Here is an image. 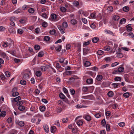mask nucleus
<instances>
[{"label":"nucleus","instance_id":"f257e3e1","mask_svg":"<svg viewBox=\"0 0 134 134\" xmlns=\"http://www.w3.org/2000/svg\"><path fill=\"white\" fill-rule=\"evenodd\" d=\"M8 31L10 34H14L16 32L15 29L13 27H9L8 29Z\"/></svg>","mask_w":134,"mask_h":134},{"label":"nucleus","instance_id":"f03ea898","mask_svg":"<svg viewBox=\"0 0 134 134\" xmlns=\"http://www.w3.org/2000/svg\"><path fill=\"white\" fill-rule=\"evenodd\" d=\"M58 28L59 29L62 34H63L65 32V30L64 28L60 25L58 26Z\"/></svg>","mask_w":134,"mask_h":134},{"label":"nucleus","instance_id":"7ed1b4c3","mask_svg":"<svg viewBox=\"0 0 134 134\" xmlns=\"http://www.w3.org/2000/svg\"><path fill=\"white\" fill-rule=\"evenodd\" d=\"M83 118L88 121H90L91 120V117L89 115H84L83 116Z\"/></svg>","mask_w":134,"mask_h":134},{"label":"nucleus","instance_id":"20e7f679","mask_svg":"<svg viewBox=\"0 0 134 134\" xmlns=\"http://www.w3.org/2000/svg\"><path fill=\"white\" fill-rule=\"evenodd\" d=\"M59 96L61 99H64V101H66L67 98L62 93H60L59 94Z\"/></svg>","mask_w":134,"mask_h":134},{"label":"nucleus","instance_id":"39448f33","mask_svg":"<svg viewBox=\"0 0 134 134\" xmlns=\"http://www.w3.org/2000/svg\"><path fill=\"white\" fill-rule=\"evenodd\" d=\"M7 41L8 42H7L8 45H9V46H11L12 44L13 43V40L10 38H7Z\"/></svg>","mask_w":134,"mask_h":134},{"label":"nucleus","instance_id":"423d86ee","mask_svg":"<svg viewBox=\"0 0 134 134\" xmlns=\"http://www.w3.org/2000/svg\"><path fill=\"white\" fill-rule=\"evenodd\" d=\"M78 117L75 120V121H76V123L77 124V125L79 126H80L81 125H82L83 124V122L81 120H79L78 121H77V119L78 118Z\"/></svg>","mask_w":134,"mask_h":134},{"label":"nucleus","instance_id":"0eeeda50","mask_svg":"<svg viewBox=\"0 0 134 134\" xmlns=\"http://www.w3.org/2000/svg\"><path fill=\"white\" fill-rule=\"evenodd\" d=\"M131 25V24H129L126 26L127 28V31L128 32L131 31L132 29V28L130 26V25Z\"/></svg>","mask_w":134,"mask_h":134},{"label":"nucleus","instance_id":"6e6552de","mask_svg":"<svg viewBox=\"0 0 134 134\" xmlns=\"http://www.w3.org/2000/svg\"><path fill=\"white\" fill-rule=\"evenodd\" d=\"M99 40V38L96 37H94L92 38V42L93 43H97Z\"/></svg>","mask_w":134,"mask_h":134},{"label":"nucleus","instance_id":"1a4fd4ad","mask_svg":"<svg viewBox=\"0 0 134 134\" xmlns=\"http://www.w3.org/2000/svg\"><path fill=\"white\" fill-rule=\"evenodd\" d=\"M56 128L54 126H52L51 128V131L52 133H53L56 130Z\"/></svg>","mask_w":134,"mask_h":134},{"label":"nucleus","instance_id":"9d476101","mask_svg":"<svg viewBox=\"0 0 134 134\" xmlns=\"http://www.w3.org/2000/svg\"><path fill=\"white\" fill-rule=\"evenodd\" d=\"M83 54L84 55H86L87 54L88 52L89 51L90 49L87 48H83Z\"/></svg>","mask_w":134,"mask_h":134},{"label":"nucleus","instance_id":"9b49d317","mask_svg":"<svg viewBox=\"0 0 134 134\" xmlns=\"http://www.w3.org/2000/svg\"><path fill=\"white\" fill-rule=\"evenodd\" d=\"M107 10L108 12H111L113 10V8L112 6H109L107 8Z\"/></svg>","mask_w":134,"mask_h":134},{"label":"nucleus","instance_id":"f8f14e48","mask_svg":"<svg viewBox=\"0 0 134 134\" xmlns=\"http://www.w3.org/2000/svg\"><path fill=\"white\" fill-rule=\"evenodd\" d=\"M43 128L45 132L48 133L49 131V129L48 125H45L44 126Z\"/></svg>","mask_w":134,"mask_h":134},{"label":"nucleus","instance_id":"ddd939ff","mask_svg":"<svg viewBox=\"0 0 134 134\" xmlns=\"http://www.w3.org/2000/svg\"><path fill=\"white\" fill-rule=\"evenodd\" d=\"M120 18L119 16L118 15H115L113 16V19L115 21H118Z\"/></svg>","mask_w":134,"mask_h":134},{"label":"nucleus","instance_id":"4468645a","mask_svg":"<svg viewBox=\"0 0 134 134\" xmlns=\"http://www.w3.org/2000/svg\"><path fill=\"white\" fill-rule=\"evenodd\" d=\"M18 109L20 111H22L25 109V107L23 105L19 106L18 107Z\"/></svg>","mask_w":134,"mask_h":134},{"label":"nucleus","instance_id":"2eb2a0df","mask_svg":"<svg viewBox=\"0 0 134 134\" xmlns=\"http://www.w3.org/2000/svg\"><path fill=\"white\" fill-rule=\"evenodd\" d=\"M126 22V19L124 18L121 19L120 21V23L121 24H124Z\"/></svg>","mask_w":134,"mask_h":134},{"label":"nucleus","instance_id":"dca6fc26","mask_svg":"<svg viewBox=\"0 0 134 134\" xmlns=\"http://www.w3.org/2000/svg\"><path fill=\"white\" fill-rule=\"evenodd\" d=\"M41 74V72L40 71H37L36 72V75L37 77L40 76Z\"/></svg>","mask_w":134,"mask_h":134},{"label":"nucleus","instance_id":"f3484780","mask_svg":"<svg viewBox=\"0 0 134 134\" xmlns=\"http://www.w3.org/2000/svg\"><path fill=\"white\" fill-rule=\"evenodd\" d=\"M114 93L112 91H110L108 92L107 93L108 96L110 97H111L113 96Z\"/></svg>","mask_w":134,"mask_h":134},{"label":"nucleus","instance_id":"a211bd4d","mask_svg":"<svg viewBox=\"0 0 134 134\" xmlns=\"http://www.w3.org/2000/svg\"><path fill=\"white\" fill-rule=\"evenodd\" d=\"M44 55V52L42 51L40 52L38 54V56L39 57H42Z\"/></svg>","mask_w":134,"mask_h":134},{"label":"nucleus","instance_id":"6ab92c4d","mask_svg":"<svg viewBox=\"0 0 134 134\" xmlns=\"http://www.w3.org/2000/svg\"><path fill=\"white\" fill-rule=\"evenodd\" d=\"M62 47V46L61 45H59L58 46V47H57L55 48V49L56 50V51L58 52H59L61 50Z\"/></svg>","mask_w":134,"mask_h":134},{"label":"nucleus","instance_id":"aec40b11","mask_svg":"<svg viewBox=\"0 0 134 134\" xmlns=\"http://www.w3.org/2000/svg\"><path fill=\"white\" fill-rule=\"evenodd\" d=\"M104 59L107 62H110L112 60V58L110 57H108L105 58Z\"/></svg>","mask_w":134,"mask_h":134},{"label":"nucleus","instance_id":"412c9836","mask_svg":"<svg viewBox=\"0 0 134 134\" xmlns=\"http://www.w3.org/2000/svg\"><path fill=\"white\" fill-rule=\"evenodd\" d=\"M9 27H14L15 26V24L13 21H10Z\"/></svg>","mask_w":134,"mask_h":134},{"label":"nucleus","instance_id":"4be33fe9","mask_svg":"<svg viewBox=\"0 0 134 134\" xmlns=\"http://www.w3.org/2000/svg\"><path fill=\"white\" fill-rule=\"evenodd\" d=\"M119 72H122L124 71V68L123 67H121L118 69Z\"/></svg>","mask_w":134,"mask_h":134},{"label":"nucleus","instance_id":"5701e85b","mask_svg":"<svg viewBox=\"0 0 134 134\" xmlns=\"http://www.w3.org/2000/svg\"><path fill=\"white\" fill-rule=\"evenodd\" d=\"M50 39V37L48 36H45L43 38L44 40L46 41H48Z\"/></svg>","mask_w":134,"mask_h":134},{"label":"nucleus","instance_id":"b1692460","mask_svg":"<svg viewBox=\"0 0 134 134\" xmlns=\"http://www.w3.org/2000/svg\"><path fill=\"white\" fill-rule=\"evenodd\" d=\"M119 85H120V83H113L112 84V85L114 88L118 87Z\"/></svg>","mask_w":134,"mask_h":134},{"label":"nucleus","instance_id":"393cba45","mask_svg":"<svg viewBox=\"0 0 134 134\" xmlns=\"http://www.w3.org/2000/svg\"><path fill=\"white\" fill-rule=\"evenodd\" d=\"M91 64L90 62L88 61H86L84 63V65L85 66L87 67L89 66Z\"/></svg>","mask_w":134,"mask_h":134},{"label":"nucleus","instance_id":"a878e982","mask_svg":"<svg viewBox=\"0 0 134 134\" xmlns=\"http://www.w3.org/2000/svg\"><path fill=\"white\" fill-rule=\"evenodd\" d=\"M103 77L101 75H98L97 77V79L99 81H101Z\"/></svg>","mask_w":134,"mask_h":134},{"label":"nucleus","instance_id":"bb28decb","mask_svg":"<svg viewBox=\"0 0 134 134\" xmlns=\"http://www.w3.org/2000/svg\"><path fill=\"white\" fill-rule=\"evenodd\" d=\"M86 82L89 84H90L92 83L93 80L92 79H88L87 80Z\"/></svg>","mask_w":134,"mask_h":134},{"label":"nucleus","instance_id":"cd10ccee","mask_svg":"<svg viewBox=\"0 0 134 134\" xmlns=\"http://www.w3.org/2000/svg\"><path fill=\"white\" fill-rule=\"evenodd\" d=\"M123 10L124 11L127 12L129 10V7L127 6H126L124 7L123 8Z\"/></svg>","mask_w":134,"mask_h":134},{"label":"nucleus","instance_id":"c85d7f7f","mask_svg":"<svg viewBox=\"0 0 134 134\" xmlns=\"http://www.w3.org/2000/svg\"><path fill=\"white\" fill-rule=\"evenodd\" d=\"M6 114V112L5 111H2L1 112L0 115L3 117H4L5 116Z\"/></svg>","mask_w":134,"mask_h":134},{"label":"nucleus","instance_id":"c756f323","mask_svg":"<svg viewBox=\"0 0 134 134\" xmlns=\"http://www.w3.org/2000/svg\"><path fill=\"white\" fill-rule=\"evenodd\" d=\"M20 83L21 85H25L26 83V81L24 80H21L20 81Z\"/></svg>","mask_w":134,"mask_h":134},{"label":"nucleus","instance_id":"7c9ffc66","mask_svg":"<svg viewBox=\"0 0 134 134\" xmlns=\"http://www.w3.org/2000/svg\"><path fill=\"white\" fill-rule=\"evenodd\" d=\"M34 9L32 8H30L28 10L29 12L31 13H33L35 12Z\"/></svg>","mask_w":134,"mask_h":134},{"label":"nucleus","instance_id":"2f4dec72","mask_svg":"<svg viewBox=\"0 0 134 134\" xmlns=\"http://www.w3.org/2000/svg\"><path fill=\"white\" fill-rule=\"evenodd\" d=\"M90 16L92 19H95L96 18V13L94 12L91 13L90 15Z\"/></svg>","mask_w":134,"mask_h":134},{"label":"nucleus","instance_id":"473e14b6","mask_svg":"<svg viewBox=\"0 0 134 134\" xmlns=\"http://www.w3.org/2000/svg\"><path fill=\"white\" fill-rule=\"evenodd\" d=\"M62 27H63L65 28H66L68 27V24L66 22H64L62 24Z\"/></svg>","mask_w":134,"mask_h":134},{"label":"nucleus","instance_id":"72a5a7b5","mask_svg":"<svg viewBox=\"0 0 134 134\" xmlns=\"http://www.w3.org/2000/svg\"><path fill=\"white\" fill-rule=\"evenodd\" d=\"M104 52L103 51L99 50L97 51V53L98 55H102L103 54Z\"/></svg>","mask_w":134,"mask_h":134},{"label":"nucleus","instance_id":"f704fd0d","mask_svg":"<svg viewBox=\"0 0 134 134\" xmlns=\"http://www.w3.org/2000/svg\"><path fill=\"white\" fill-rule=\"evenodd\" d=\"M18 124L20 126L22 127L24 125V122L23 121H21L19 122Z\"/></svg>","mask_w":134,"mask_h":134},{"label":"nucleus","instance_id":"c9c22d12","mask_svg":"<svg viewBox=\"0 0 134 134\" xmlns=\"http://www.w3.org/2000/svg\"><path fill=\"white\" fill-rule=\"evenodd\" d=\"M60 11L63 12H65L66 10V8L64 7H60Z\"/></svg>","mask_w":134,"mask_h":134},{"label":"nucleus","instance_id":"e433bc0d","mask_svg":"<svg viewBox=\"0 0 134 134\" xmlns=\"http://www.w3.org/2000/svg\"><path fill=\"white\" fill-rule=\"evenodd\" d=\"M40 109L41 111H43L45 110V107L43 106H41L40 107Z\"/></svg>","mask_w":134,"mask_h":134},{"label":"nucleus","instance_id":"4c0bfd02","mask_svg":"<svg viewBox=\"0 0 134 134\" xmlns=\"http://www.w3.org/2000/svg\"><path fill=\"white\" fill-rule=\"evenodd\" d=\"M2 46L4 47H7L9 46V45H8V43H7V42H3Z\"/></svg>","mask_w":134,"mask_h":134},{"label":"nucleus","instance_id":"58836bf2","mask_svg":"<svg viewBox=\"0 0 134 134\" xmlns=\"http://www.w3.org/2000/svg\"><path fill=\"white\" fill-rule=\"evenodd\" d=\"M51 17L52 19H55L56 18L57 16L55 14H52L51 15Z\"/></svg>","mask_w":134,"mask_h":134},{"label":"nucleus","instance_id":"ea45409f","mask_svg":"<svg viewBox=\"0 0 134 134\" xmlns=\"http://www.w3.org/2000/svg\"><path fill=\"white\" fill-rule=\"evenodd\" d=\"M1 54L2 57L3 58H5L7 57L6 53L4 52H2L1 53Z\"/></svg>","mask_w":134,"mask_h":134},{"label":"nucleus","instance_id":"a19ab883","mask_svg":"<svg viewBox=\"0 0 134 134\" xmlns=\"http://www.w3.org/2000/svg\"><path fill=\"white\" fill-rule=\"evenodd\" d=\"M56 31L55 30L53 29L49 31V33L53 35L55 34Z\"/></svg>","mask_w":134,"mask_h":134},{"label":"nucleus","instance_id":"79ce46f5","mask_svg":"<svg viewBox=\"0 0 134 134\" xmlns=\"http://www.w3.org/2000/svg\"><path fill=\"white\" fill-rule=\"evenodd\" d=\"M110 47L108 46H106L104 48V50L106 51H108L110 49Z\"/></svg>","mask_w":134,"mask_h":134},{"label":"nucleus","instance_id":"37998d69","mask_svg":"<svg viewBox=\"0 0 134 134\" xmlns=\"http://www.w3.org/2000/svg\"><path fill=\"white\" fill-rule=\"evenodd\" d=\"M130 96L129 93V92H126V93H124L123 94V96L126 98H128V97Z\"/></svg>","mask_w":134,"mask_h":134},{"label":"nucleus","instance_id":"c03bdc74","mask_svg":"<svg viewBox=\"0 0 134 134\" xmlns=\"http://www.w3.org/2000/svg\"><path fill=\"white\" fill-rule=\"evenodd\" d=\"M121 77H117L114 78V80L115 81H120L121 80Z\"/></svg>","mask_w":134,"mask_h":134},{"label":"nucleus","instance_id":"a18cd8bd","mask_svg":"<svg viewBox=\"0 0 134 134\" xmlns=\"http://www.w3.org/2000/svg\"><path fill=\"white\" fill-rule=\"evenodd\" d=\"M23 78L24 79H26L29 78V75L28 74L26 73L23 76Z\"/></svg>","mask_w":134,"mask_h":134},{"label":"nucleus","instance_id":"49530a36","mask_svg":"<svg viewBox=\"0 0 134 134\" xmlns=\"http://www.w3.org/2000/svg\"><path fill=\"white\" fill-rule=\"evenodd\" d=\"M71 23L73 25H75L77 23L75 19H72L71 21Z\"/></svg>","mask_w":134,"mask_h":134},{"label":"nucleus","instance_id":"de8ad7c7","mask_svg":"<svg viewBox=\"0 0 134 134\" xmlns=\"http://www.w3.org/2000/svg\"><path fill=\"white\" fill-rule=\"evenodd\" d=\"M17 32L18 33L21 34L24 31L21 29H19L18 30Z\"/></svg>","mask_w":134,"mask_h":134},{"label":"nucleus","instance_id":"09e8293b","mask_svg":"<svg viewBox=\"0 0 134 134\" xmlns=\"http://www.w3.org/2000/svg\"><path fill=\"white\" fill-rule=\"evenodd\" d=\"M34 48L36 50H38L40 49V46L38 45H35L34 46Z\"/></svg>","mask_w":134,"mask_h":134},{"label":"nucleus","instance_id":"8fccbe9b","mask_svg":"<svg viewBox=\"0 0 134 134\" xmlns=\"http://www.w3.org/2000/svg\"><path fill=\"white\" fill-rule=\"evenodd\" d=\"M42 25L43 27H45L47 26V23L45 21H44L42 23Z\"/></svg>","mask_w":134,"mask_h":134},{"label":"nucleus","instance_id":"3c124183","mask_svg":"<svg viewBox=\"0 0 134 134\" xmlns=\"http://www.w3.org/2000/svg\"><path fill=\"white\" fill-rule=\"evenodd\" d=\"M119 125L120 127H123L125 126V124L124 122H122L119 123Z\"/></svg>","mask_w":134,"mask_h":134},{"label":"nucleus","instance_id":"603ef678","mask_svg":"<svg viewBox=\"0 0 134 134\" xmlns=\"http://www.w3.org/2000/svg\"><path fill=\"white\" fill-rule=\"evenodd\" d=\"M41 16L43 17L46 18L47 19L48 17V15H47L45 13H43L42 15H41Z\"/></svg>","mask_w":134,"mask_h":134},{"label":"nucleus","instance_id":"864d4df0","mask_svg":"<svg viewBox=\"0 0 134 134\" xmlns=\"http://www.w3.org/2000/svg\"><path fill=\"white\" fill-rule=\"evenodd\" d=\"M41 68L42 71H45L47 70V68L45 66H42Z\"/></svg>","mask_w":134,"mask_h":134},{"label":"nucleus","instance_id":"5fc2aeb1","mask_svg":"<svg viewBox=\"0 0 134 134\" xmlns=\"http://www.w3.org/2000/svg\"><path fill=\"white\" fill-rule=\"evenodd\" d=\"M70 92L72 95H74L75 93V91L72 88L70 89Z\"/></svg>","mask_w":134,"mask_h":134},{"label":"nucleus","instance_id":"6e6d98bb","mask_svg":"<svg viewBox=\"0 0 134 134\" xmlns=\"http://www.w3.org/2000/svg\"><path fill=\"white\" fill-rule=\"evenodd\" d=\"M5 74L7 77H9L10 76V72L8 71H6L5 72Z\"/></svg>","mask_w":134,"mask_h":134},{"label":"nucleus","instance_id":"4d7b16f0","mask_svg":"<svg viewBox=\"0 0 134 134\" xmlns=\"http://www.w3.org/2000/svg\"><path fill=\"white\" fill-rule=\"evenodd\" d=\"M23 102L22 101H20L17 103V105L18 106H21L22 105Z\"/></svg>","mask_w":134,"mask_h":134},{"label":"nucleus","instance_id":"13d9d810","mask_svg":"<svg viewBox=\"0 0 134 134\" xmlns=\"http://www.w3.org/2000/svg\"><path fill=\"white\" fill-rule=\"evenodd\" d=\"M79 4V3L78 1H75L73 3L74 5L76 7L78 6Z\"/></svg>","mask_w":134,"mask_h":134},{"label":"nucleus","instance_id":"bf43d9fd","mask_svg":"<svg viewBox=\"0 0 134 134\" xmlns=\"http://www.w3.org/2000/svg\"><path fill=\"white\" fill-rule=\"evenodd\" d=\"M20 99L21 97L20 96H19L17 97L14 98V101L15 102H17L20 100Z\"/></svg>","mask_w":134,"mask_h":134},{"label":"nucleus","instance_id":"052dcab7","mask_svg":"<svg viewBox=\"0 0 134 134\" xmlns=\"http://www.w3.org/2000/svg\"><path fill=\"white\" fill-rule=\"evenodd\" d=\"M119 64V63L118 62H115V63H113L111 64V66L112 67H113L114 66H115L116 65H117Z\"/></svg>","mask_w":134,"mask_h":134},{"label":"nucleus","instance_id":"680f3d73","mask_svg":"<svg viewBox=\"0 0 134 134\" xmlns=\"http://www.w3.org/2000/svg\"><path fill=\"white\" fill-rule=\"evenodd\" d=\"M105 32H107V33L111 35L113 34V32L109 30H105Z\"/></svg>","mask_w":134,"mask_h":134},{"label":"nucleus","instance_id":"e2e57ef3","mask_svg":"<svg viewBox=\"0 0 134 134\" xmlns=\"http://www.w3.org/2000/svg\"><path fill=\"white\" fill-rule=\"evenodd\" d=\"M88 90V88L86 87H84L83 88L82 91L84 92H87Z\"/></svg>","mask_w":134,"mask_h":134},{"label":"nucleus","instance_id":"0e129e2a","mask_svg":"<svg viewBox=\"0 0 134 134\" xmlns=\"http://www.w3.org/2000/svg\"><path fill=\"white\" fill-rule=\"evenodd\" d=\"M19 94L18 92H14L13 93L12 95L13 97H15L17 96H18Z\"/></svg>","mask_w":134,"mask_h":134},{"label":"nucleus","instance_id":"69168bd1","mask_svg":"<svg viewBox=\"0 0 134 134\" xmlns=\"http://www.w3.org/2000/svg\"><path fill=\"white\" fill-rule=\"evenodd\" d=\"M95 116L96 118H98L100 117L101 115L99 113H97L95 114Z\"/></svg>","mask_w":134,"mask_h":134},{"label":"nucleus","instance_id":"338daca9","mask_svg":"<svg viewBox=\"0 0 134 134\" xmlns=\"http://www.w3.org/2000/svg\"><path fill=\"white\" fill-rule=\"evenodd\" d=\"M102 125L103 126L105 125L106 124V122L105 119H103L101 122Z\"/></svg>","mask_w":134,"mask_h":134},{"label":"nucleus","instance_id":"774afa93","mask_svg":"<svg viewBox=\"0 0 134 134\" xmlns=\"http://www.w3.org/2000/svg\"><path fill=\"white\" fill-rule=\"evenodd\" d=\"M106 130L107 131H109L110 130V126L109 124H107L106 125Z\"/></svg>","mask_w":134,"mask_h":134}]
</instances>
